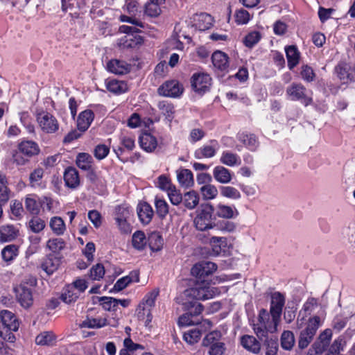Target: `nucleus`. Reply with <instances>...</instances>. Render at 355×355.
Instances as JSON below:
<instances>
[{"label": "nucleus", "mask_w": 355, "mask_h": 355, "mask_svg": "<svg viewBox=\"0 0 355 355\" xmlns=\"http://www.w3.org/2000/svg\"><path fill=\"white\" fill-rule=\"evenodd\" d=\"M183 91L182 85L176 80H167L157 89L160 96L171 98L179 97Z\"/></svg>", "instance_id": "1a4fd4ad"}, {"label": "nucleus", "mask_w": 355, "mask_h": 355, "mask_svg": "<svg viewBox=\"0 0 355 355\" xmlns=\"http://www.w3.org/2000/svg\"><path fill=\"white\" fill-rule=\"evenodd\" d=\"M72 289L73 287H68L61 295V300L66 304H71L78 298V294L75 293Z\"/></svg>", "instance_id": "bf43d9fd"}, {"label": "nucleus", "mask_w": 355, "mask_h": 355, "mask_svg": "<svg viewBox=\"0 0 355 355\" xmlns=\"http://www.w3.org/2000/svg\"><path fill=\"white\" fill-rule=\"evenodd\" d=\"M137 215L140 221L144 224H148L153 218V211L152 207L147 202H141L137 206Z\"/></svg>", "instance_id": "aec40b11"}, {"label": "nucleus", "mask_w": 355, "mask_h": 355, "mask_svg": "<svg viewBox=\"0 0 355 355\" xmlns=\"http://www.w3.org/2000/svg\"><path fill=\"white\" fill-rule=\"evenodd\" d=\"M217 270V265L211 261H202L195 264L191 270V273L198 279L203 280L205 277L211 275Z\"/></svg>", "instance_id": "f8f14e48"}, {"label": "nucleus", "mask_w": 355, "mask_h": 355, "mask_svg": "<svg viewBox=\"0 0 355 355\" xmlns=\"http://www.w3.org/2000/svg\"><path fill=\"white\" fill-rule=\"evenodd\" d=\"M132 245L135 248L141 250H143L146 245V236L143 232L137 231L132 235Z\"/></svg>", "instance_id": "c03bdc74"}, {"label": "nucleus", "mask_w": 355, "mask_h": 355, "mask_svg": "<svg viewBox=\"0 0 355 355\" xmlns=\"http://www.w3.org/2000/svg\"><path fill=\"white\" fill-rule=\"evenodd\" d=\"M158 295L159 289L157 288L148 293L136 310L138 319L140 320H145L146 325H148L152 321L151 309L155 306Z\"/></svg>", "instance_id": "39448f33"}, {"label": "nucleus", "mask_w": 355, "mask_h": 355, "mask_svg": "<svg viewBox=\"0 0 355 355\" xmlns=\"http://www.w3.org/2000/svg\"><path fill=\"white\" fill-rule=\"evenodd\" d=\"M200 192L205 200L214 199L218 195L217 188L210 184H205L200 188Z\"/></svg>", "instance_id": "37998d69"}, {"label": "nucleus", "mask_w": 355, "mask_h": 355, "mask_svg": "<svg viewBox=\"0 0 355 355\" xmlns=\"http://www.w3.org/2000/svg\"><path fill=\"white\" fill-rule=\"evenodd\" d=\"M94 118V112L90 110H86L80 112L77 119L78 130L80 132L86 131L90 126Z\"/></svg>", "instance_id": "6ab92c4d"}, {"label": "nucleus", "mask_w": 355, "mask_h": 355, "mask_svg": "<svg viewBox=\"0 0 355 355\" xmlns=\"http://www.w3.org/2000/svg\"><path fill=\"white\" fill-rule=\"evenodd\" d=\"M155 204L157 215L160 218H164L168 213V205L167 202L162 199L156 198Z\"/></svg>", "instance_id": "603ef678"}, {"label": "nucleus", "mask_w": 355, "mask_h": 355, "mask_svg": "<svg viewBox=\"0 0 355 355\" xmlns=\"http://www.w3.org/2000/svg\"><path fill=\"white\" fill-rule=\"evenodd\" d=\"M183 203L189 209H194L199 203V196L194 191H190L184 193Z\"/></svg>", "instance_id": "72a5a7b5"}, {"label": "nucleus", "mask_w": 355, "mask_h": 355, "mask_svg": "<svg viewBox=\"0 0 355 355\" xmlns=\"http://www.w3.org/2000/svg\"><path fill=\"white\" fill-rule=\"evenodd\" d=\"M60 261L53 254L46 256L41 265L42 269L49 275L53 274L59 267Z\"/></svg>", "instance_id": "b1692460"}, {"label": "nucleus", "mask_w": 355, "mask_h": 355, "mask_svg": "<svg viewBox=\"0 0 355 355\" xmlns=\"http://www.w3.org/2000/svg\"><path fill=\"white\" fill-rule=\"evenodd\" d=\"M216 289L210 286V283L205 279L197 282L193 287L186 289L183 296L187 299L196 300H207L214 297Z\"/></svg>", "instance_id": "20e7f679"}, {"label": "nucleus", "mask_w": 355, "mask_h": 355, "mask_svg": "<svg viewBox=\"0 0 355 355\" xmlns=\"http://www.w3.org/2000/svg\"><path fill=\"white\" fill-rule=\"evenodd\" d=\"M167 194L171 202L174 205H178L183 201V197L175 186L167 191Z\"/></svg>", "instance_id": "052dcab7"}, {"label": "nucleus", "mask_w": 355, "mask_h": 355, "mask_svg": "<svg viewBox=\"0 0 355 355\" xmlns=\"http://www.w3.org/2000/svg\"><path fill=\"white\" fill-rule=\"evenodd\" d=\"M50 227L57 235H62L65 231L64 220L60 217H53L50 220Z\"/></svg>", "instance_id": "a19ab883"}, {"label": "nucleus", "mask_w": 355, "mask_h": 355, "mask_svg": "<svg viewBox=\"0 0 355 355\" xmlns=\"http://www.w3.org/2000/svg\"><path fill=\"white\" fill-rule=\"evenodd\" d=\"M46 247L53 252H59L64 248L65 242L62 239H51L47 241Z\"/></svg>", "instance_id": "09e8293b"}, {"label": "nucleus", "mask_w": 355, "mask_h": 355, "mask_svg": "<svg viewBox=\"0 0 355 355\" xmlns=\"http://www.w3.org/2000/svg\"><path fill=\"white\" fill-rule=\"evenodd\" d=\"M270 298V315L274 320L279 321L285 304V296L282 293L275 291L271 293Z\"/></svg>", "instance_id": "9d476101"}, {"label": "nucleus", "mask_w": 355, "mask_h": 355, "mask_svg": "<svg viewBox=\"0 0 355 355\" xmlns=\"http://www.w3.org/2000/svg\"><path fill=\"white\" fill-rule=\"evenodd\" d=\"M161 3H157L156 2L150 1L146 4L145 13L151 17H156L159 15L161 9L159 5Z\"/></svg>", "instance_id": "4d7b16f0"}, {"label": "nucleus", "mask_w": 355, "mask_h": 355, "mask_svg": "<svg viewBox=\"0 0 355 355\" xmlns=\"http://www.w3.org/2000/svg\"><path fill=\"white\" fill-rule=\"evenodd\" d=\"M265 345L266 347V355H276L278 350L277 338H268L265 340Z\"/></svg>", "instance_id": "3c124183"}, {"label": "nucleus", "mask_w": 355, "mask_h": 355, "mask_svg": "<svg viewBox=\"0 0 355 355\" xmlns=\"http://www.w3.org/2000/svg\"><path fill=\"white\" fill-rule=\"evenodd\" d=\"M55 340V336L51 331H44L35 338V343L39 345H52Z\"/></svg>", "instance_id": "4c0bfd02"}, {"label": "nucleus", "mask_w": 355, "mask_h": 355, "mask_svg": "<svg viewBox=\"0 0 355 355\" xmlns=\"http://www.w3.org/2000/svg\"><path fill=\"white\" fill-rule=\"evenodd\" d=\"M300 73L303 80L306 82H312L315 76L313 69L308 65H304L302 67Z\"/></svg>", "instance_id": "338daca9"}, {"label": "nucleus", "mask_w": 355, "mask_h": 355, "mask_svg": "<svg viewBox=\"0 0 355 355\" xmlns=\"http://www.w3.org/2000/svg\"><path fill=\"white\" fill-rule=\"evenodd\" d=\"M76 162L80 169L89 171L92 168V157L88 153H81L77 155Z\"/></svg>", "instance_id": "473e14b6"}, {"label": "nucleus", "mask_w": 355, "mask_h": 355, "mask_svg": "<svg viewBox=\"0 0 355 355\" xmlns=\"http://www.w3.org/2000/svg\"><path fill=\"white\" fill-rule=\"evenodd\" d=\"M198 21L199 22L200 21H203L205 22L204 24H201L200 23L198 24H196V26L199 28V30L200 31H205V30H207L209 29L211 25H212V23H211V15H207V14H201L200 16H199V19H198Z\"/></svg>", "instance_id": "680f3d73"}, {"label": "nucleus", "mask_w": 355, "mask_h": 355, "mask_svg": "<svg viewBox=\"0 0 355 355\" xmlns=\"http://www.w3.org/2000/svg\"><path fill=\"white\" fill-rule=\"evenodd\" d=\"M221 338L220 331H213L207 334L202 340V345L206 347L211 346V344L219 343Z\"/></svg>", "instance_id": "49530a36"}, {"label": "nucleus", "mask_w": 355, "mask_h": 355, "mask_svg": "<svg viewBox=\"0 0 355 355\" xmlns=\"http://www.w3.org/2000/svg\"><path fill=\"white\" fill-rule=\"evenodd\" d=\"M139 143L141 147L147 152L153 151L157 146L156 138L148 132L144 133L139 137Z\"/></svg>", "instance_id": "5701e85b"}, {"label": "nucleus", "mask_w": 355, "mask_h": 355, "mask_svg": "<svg viewBox=\"0 0 355 355\" xmlns=\"http://www.w3.org/2000/svg\"><path fill=\"white\" fill-rule=\"evenodd\" d=\"M286 94L292 101H301L307 106L312 103V98L306 95V89L300 83H292L286 89Z\"/></svg>", "instance_id": "6e6552de"}, {"label": "nucleus", "mask_w": 355, "mask_h": 355, "mask_svg": "<svg viewBox=\"0 0 355 355\" xmlns=\"http://www.w3.org/2000/svg\"><path fill=\"white\" fill-rule=\"evenodd\" d=\"M16 297L19 303L24 309H28L33 305V298L31 289L25 285L20 284L15 288Z\"/></svg>", "instance_id": "ddd939ff"}, {"label": "nucleus", "mask_w": 355, "mask_h": 355, "mask_svg": "<svg viewBox=\"0 0 355 355\" xmlns=\"http://www.w3.org/2000/svg\"><path fill=\"white\" fill-rule=\"evenodd\" d=\"M101 305L106 311H115L117 307L116 299L111 297H101L99 298Z\"/></svg>", "instance_id": "864d4df0"}, {"label": "nucleus", "mask_w": 355, "mask_h": 355, "mask_svg": "<svg viewBox=\"0 0 355 355\" xmlns=\"http://www.w3.org/2000/svg\"><path fill=\"white\" fill-rule=\"evenodd\" d=\"M36 119L41 130L47 134L55 133L59 129L57 119L51 113L41 112L36 116Z\"/></svg>", "instance_id": "0eeeda50"}, {"label": "nucleus", "mask_w": 355, "mask_h": 355, "mask_svg": "<svg viewBox=\"0 0 355 355\" xmlns=\"http://www.w3.org/2000/svg\"><path fill=\"white\" fill-rule=\"evenodd\" d=\"M177 178L179 183L184 187H189L193 184V176L192 172L186 168L177 171Z\"/></svg>", "instance_id": "bb28decb"}, {"label": "nucleus", "mask_w": 355, "mask_h": 355, "mask_svg": "<svg viewBox=\"0 0 355 355\" xmlns=\"http://www.w3.org/2000/svg\"><path fill=\"white\" fill-rule=\"evenodd\" d=\"M107 67L109 71L119 75H123L129 71V64L119 60H110L107 63Z\"/></svg>", "instance_id": "4be33fe9"}, {"label": "nucleus", "mask_w": 355, "mask_h": 355, "mask_svg": "<svg viewBox=\"0 0 355 355\" xmlns=\"http://www.w3.org/2000/svg\"><path fill=\"white\" fill-rule=\"evenodd\" d=\"M148 243L153 251H159L163 246V239L161 234L157 232H152L148 236Z\"/></svg>", "instance_id": "e433bc0d"}, {"label": "nucleus", "mask_w": 355, "mask_h": 355, "mask_svg": "<svg viewBox=\"0 0 355 355\" xmlns=\"http://www.w3.org/2000/svg\"><path fill=\"white\" fill-rule=\"evenodd\" d=\"M218 147V142L216 140H211V144L204 145L196 149L194 152V157L198 159L211 158L215 156Z\"/></svg>", "instance_id": "4468645a"}, {"label": "nucleus", "mask_w": 355, "mask_h": 355, "mask_svg": "<svg viewBox=\"0 0 355 355\" xmlns=\"http://www.w3.org/2000/svg\"><path fill=\"white\" fill-rule=\"evenodd\" d=\"M208 354L209 355H223L225 352V344L222 342L211 344L209 347Z\"/></svg>", "instance_id": "774afa93"}, {"label": "nucleus", "mask_w": 355, "mask_h": 355, "mask_svg": "<svg viewBox=\"0 0 355 355\" xmlns=\"http://www.w3.org/2000/svg\"><path fill=\"white\" fill-rule=\"evenodd\" d=\"M295 336L292 331H284L281 336V345L284 349L291 350L295 344Z\"/></svg>", "instance_id": "58836bf2"}, {"label": "nucleus", "mask_w": 355, "mask_h": 355, "mask_svg": "<svg viewBox=\"0 0 355 355\" xmlns=\"http://www.w3.org/2000/svg\"><path fill=\"white\" fill-rule=\"evenodd\" d=\"M105 275V268L101 263L93 266L90 269L89 277L92 280H100Z\"/></svg>", "instance_id": "5fc2aeb1"}, {"label": "nucleus", "mask_w": 355, "mask_h": 355, "mask_svg": "<svg viewBox=\"0 0 355 355\" xmlns=\"http://www.w3.org/2000/svg\"><path fill=\"white\" fill-rule=\"evenodd\" d=\"M239 214L234 207L219 204L216 207V215L220 218H233Z\"/></svg>", "instance_id": "c85d7f7f"}, {"label": "nucleus", "mask_w": 355, "mask_h": 355, "mask_svg": "<svg viewBox=\"0 0 355 355\" xmlns=\"http://www.w3.org/2000/svg\"><path fill=\"white\" fill-rule=\"evenodd\" d=\"M123 345L124 348L123 349H126V352L130 354L137 349H144L143 345L133 343L130 338H127L123 340Z\"/></svg>", "instance_id": "e2e57ef3"}, {"label": "nucleus", "mask_w": 355, "mask_h": 355, "mask_svg": "<svg viewBox=\"0 0 355 355\" xmlns=\"http://www.w3.org/2000/svg\"><path fill=\"white\" fill-rule=\"evenodd\" d=\"M183 309L186 311L178 319L180 326H189L198 324L201 320L200 316L203 311V306L197 301L187 299L182 303Z\"/></svg>", "instance_id": "7ed1b4c3"}, {"label": "nucleus", "mask_w": 355, "mask_h": 355, "mask_svg": "<svg viewBox=\"0 0 355 355\" xmlns=\"http://www.w3.org/2000/svg\"><path fill=\"white\" fill-rule=\"evenodd\" d=\"M19 235V230L13 225H4L0 227V242H10Z\"/></svg>", "instance_id": "2eb2a0df"}, {"label": "nucleus", "mask_w": 355, "mask_h": 355, "mask_svg": "<svg viewBox=\"0 0 355 355\" xmlns=\"http://www.w3.org/2000/svg\"><path fill=\"white\" fill-rule=\"evenodd\" d=\"M125 9L130 15L136 16L139 12V3L137 0H126Z\"/></svg>", "instance_id": "69168bd1"}, {"label": "nucleus", "mask_w": 355, "mask_h": 355, "mask_svg": "<svg viewBox=\"0 0 355 355\" xmlns=\"http://www.w3.org/2000/svg\"><path fill=\"white\" fill-rule=\"evenodd\" d=\"M213 175L215 180L221 184H227L232 180L230 171L222 166H217L214 168Z\"/></svg>", "instance_id": "393cba45"}, {"label": "nucleus", "mask_w": 355, "mask_h": 355, "mask_svg": "<svg viewBox=\"0 0 355 355\" xmlns=\"http://www.w3.org/2000/svg\"><path fill=\"white\" fill-rule=\"evenodd\" d=\"M64 180L66 186L71 189H76L80 184V178L78 171L73 167L67 168L64 173Z\"/></svg>", "instance_id": "412c9836"}, {"label": "nucleus", "mask_w": 355, "mask_h": 355, "mask_svg": "<svg viewBox=\"0 0 355 355\" xmlns=\"http://www.w3.org/2000/svg\"><path fill=\"white\" fill-rule=\"evenodd\" d=\"M45 222L37 216H33L28 222V227L34 233L42 232L45 227Z\"/></svg>", "instance_id": "79ce46f5"}, {"label": "nucleus", "mask_w": 355, "mask_h": 355, "mask_svg": "<svg viewBox=\"0 0 355 355\" xmlns=\"http://www.w3.org/2000/svg\"><path fill=\"white\" fill-rule=\"evenodd\" d=\"M18 149L24 156L29 158L38 155L40 151L38 144L29 140L21 141L18 146Z\"/></svg>", "instance_id": "a211bd4d"}, {"label": "nucleus", "mask_w": 355, "mask_h": 355, "mask_svg": "<svg viewBox=\"0 0 355 355\" xmlns=\"http://www.w3.org/2000/svg\"><path fill=\"white\" fill-rule=\"evenodd\" d=\"M213 65L215 68L221 71H228L229 69V57L220 51H216L211 56Z\"/></svg>", "instance_id": "dca6fc26"}, {"label": "nucleus", "mask_w": 355, "mask_h": 355, "mask_svg": "<svg viewBox=\"0 0 355 355\" xmlns=\"http://www.w3.org/2000/svg\"><path fill=\"white\" fill-rule=\"evenodd\" d=\"M210 245L213 252L216 255H218L222 250H224L227 245V239L222 236H212L210 239Z\"/></svg>", "instance_id": "c9c22d12"}, {"label": "nucleus", "mask_w": 355, "mask_h": 355, "mask_svg": "<svg viewBox=\"0 0 355 355\" xmlns=\"http://www.w3.org/2000/svg\"><path fill=\"white\" fill-rule=\"evenodd\" d=\"M241 343L245 349L254 354H257L260 351L261 345L257 339L252 336L245 335L242 336Z\"/></svg>", "instance_id": "a878e982"}, {"label": "nucleus", "mask_w": 355, "mask_h": 355, "mask_svg": "<svg viewBox=\"0 0 355 355\" xmlns=\"http://www.w3.org/2000/svg\"><path fill=\"white\" fill-rule=\"evenodd\" d=\"M343 236L346 239L349 243H355V225H349L345 227L342 231Z\"/></svg>", "instance_id": "0e129e2a"}, {"label": "nucleus", "mask_w": 355, "mask_h": 355, "mask_svg": "<svg viewBox=\"0 0 355 355\" xmlns=\"http://www.w3.org/2000/svg\"><path fill=\"white\" fill-rule=\"evenodd\" d=\"M158 107L167 119L171 120L173 118L174 106L172 103L163 101L159 103Z\"/></svg>", "instance_id": "8fccbe9b"}, {"label": "nucleus", "mask_w": 355, "mask_h": 355, "mask_svg": "<svg viewBox=\"0 0 355 355\" xmlns=\"http://www.w3.org/2000/svg\"><path fill=\"white\" fill-rule=\"evenodd\" d=\"M106 87L109 92L115 94H121L128 90V85L125 82L116 80H110Z\"/></svg>", "instance_id": "2f4dec72"}, {"label": "nucleus", "mask_w": 355, "mask_h": 355, "mask_svg": "<svg viewBox=\"0 0 355 355\" xmlns=\"http://www.w3.org/2000/svg\"><path fill=\"white\" fill-rule=\"evenodd\" d=\"M261 39V35L259 32H252L248 34L244 40V44L249 48L253 47Z\"/></svg>", "instance_id": "13d9d810"}, {"label": "nucleus", "mask_w": 355, "mask_h": 355, "mask_svg": "<svg viewBox=\"0 0 355 355\" xmlns=\"http://www.w3.org/2000/svg\"><path fill=\"white\" fill-rule=\"evenodd\" d=\"M211 78L207 73H194L191 77V87L193 89L203 94L209 90Z\"/></svg>", "instance_id": "9b49d317"}, {"label": "nucleus", "mask_w": 355, "mask_h": 355, "mask_svg": "<svg viewBox=\"0 0 355 355\" xmlns=\"http://www.w3.org/2000/svg\"><path fill=\"white\" fill-rule=\"evenodd\" d=\"M350 67L345 63H340L336 67V72L338 77L344 81L354 80L355 78L349 73Z\"/></svg>", "instance_id": "7c9ffc66"}, {"label": "nucleus", "mask_w": 355, "mask_h": 355, "mask_svg": "<svg viewBox=\"0 0 355 355\" xmlns=\"http://www.w3.org/2000/svg\"><path fill=\"white\" fill-rule=\"evenodd\" d=\"M0 318L2 326L17 331L19 327V321L15 315L8 310H3L0 312Z\"/></svg>", "instance_id": "f3484780"}, {"label": "nucleus", "mask_w": 355, "mask_h": 355, "mask_svg": "<svg viewBox=\"0 0 355 355\" xmlns=\"http://www.w3.org/2000/svg\"><path fill=\"white\" fill-rule=\"evenodd\" d=\"M220 194L223 197L236 200L241 196L238 189L230 186H223L220 187Z\"/></svg>", "instance_id": "a18cd8bd"}, {"label": "nucleus", "mask_w": 355, "mask_h": 355, "mask_svg": "<svg viewBox=\"0 0 355 355\" xmlns=\"http://www.w3.org/2000/svg\"><path fill=\"white\" fill-rule=\"evenodd\" d=\"M17 252L18 248L17 245H8L2 250V258L6 261H12L17 255Z\"/></svg>", "instance_id": "de8ad7c7"}, {"label": "nucleus", "mask_w": 355, "mask_h": 355, "mask_svg": "<svg viewBox=\"0 0 355 355\" xmlns=\"http://www.w3.org/2000/svg\"><path fill=\"white\" fill-rule=\"evenodd\" d=\"M285 51L288 67L290 69H293L299 63L300 53L295 46H289L285 49Z\"/></svg>", "instance_id": "cd10ccee"}, {"label": "nucleus", "mask_w": 355, "mask_h": 355, "mask_svg": "<svg viewBox=\"0 0 355 355\" xmlns=\"http://www.w3.org/2000/svg\"><path fill=\"white\" fill-rule=\"evenodd\" d=\"M26 209L32 215L37 216L40 211L41 203L37 202L35 197L33 195H28L26 197L24 201Z\"/></svg>", "instance_id": "c756f323"}, {"label": "nucleus", "mask_w": 355, "mask_h": 355, "mask_svg": "<svg viewBox=\"0 0 355 355\" xmlns=\"http://www.w3.org/2000/svg\"><path fill=\"white\" fill-rule=\"evenodd\" d=\"M279 321L274 320L271 318L269 312L261 309L259 311L257 320L253 324V329L257 337L262 340L268 338V333H273L277 331V327Z\"/></svg>", "instance_id": "f03ea898"}, {"label": "nucleus", "mask_w": 355, "mask_h": 355, "mask_svg": "<svg viewBox=\"0 0 355 355\" xmlns=\"http://www.w3.org/2000/svg\"><path fill=\"white\" fill-rule=\"evenodd\" d=\"M220 161L222 164L229 166L239 165L241 164L240 157L236 154L230 151H224L222 153Z\"/></svg>", "instance_id": "f704fd0d"}, {"label": "nucleus", "mask_w": 355, "mask_h": 355, "mask_svg": "<svg viewBox=\"0 0 355 355\" xmlns=\"http://www.w3.org/2000/svg\"><path fill=\"white\" fill-rule=\"evenodd\" d=\"M107 324V320L105 318L87 319L83 322L82 327L88 328H101Z\"/></svg>", "instance_id": "6e6d98bb"}, {"label": "nucleus", "mask_w": 355, "mask_h": 355, "mask_svg": "<svg viewBox=\"0 0 355 355\" xmlns=\"http://www.w3.org/2000/svg\"><path fill=\"white\" fill-rule=\"evenodd\" d=\"M202 331L199 327L190 329L184 333L183 338L189 344L196 343L200 338Z\"/></svg>", "instance_id": "ea45409f"}, {"label": "nucleus", "mask_w": 355, "mask_h": 355, "mask_svg": "<svg viewBox=\"0 0 355 355\" xmlns=\"http://www.w3.org/2000/svg\"><path fill=\"white\" fill-rule=\"evenodd\" d=\"M321 324V318L318 315L310 317L308 320L304 318L297 319V326L300 329L297 345L300 349H304L309 345Z\"/></svg>", "instance_id": "f257e3e1"}, {"label": "nucleus", "mask_w": 355, "mask_h": 355, "mask_svg": "<svg viewBox=\"0 0 355 355\" xmlns=\"http://www.w3.org/2000/svg\"><path fill=\"white\" fill-rule=\"evenodd\" d=\"M214 207L209 203L201 205L197 211V215L193 223L197 230L205 231L213 228V213Z\"/></svg>", "instance_id": "423d86ee"}]
</instances>
